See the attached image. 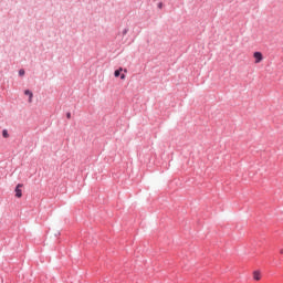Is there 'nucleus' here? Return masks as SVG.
Listing matches in <instances>:
<instances>
[{
    "instance_id": "20e7f679",
    "label": "nucleus",
    "mask_w": 283,
    "mask_h": 283,
    "mask_svg": "<svg viewBox=\"0 0 283 283\" xmlns=\"http://www.w3.org/2000/svg\"><path fill=\"white\" fill-rule=\"evenodd\" d=\"M262 277V275L260 274V271H254L253 272V279L256 280V281H260Z\"/></svg>"
},
{
    "instance_id": "6e6552de",
    "label": "nucleus",
    "mask_w": 283,
    "mask_h": 283,
    "mask_svg": "<svg viewBox=\"0 0 283 283\" xmlns=\"http://www.w3.org/2000/svg\"><path fill=\"white\" fill-rule=\"evenodd\" d=\"M66 118H72V113H67Z\"/></svg>"
},
{
    "instance_id": "9b49d317",
    "label": "nucleus",
    "mask_w": 283,
    "mask_h": 283,
    "mask_svg": "<svg viewBox=\"0 0 283 283\" xmlns=\"http://www.w3.org/2000/svg\"><path fill=\"white\" fill-rule=\"evenodd\" d=\"M280 253L283 254V249L280 250Z\"/></svg>"
},
{
    "instance_id": "f03ea898",
    "label": "nucleus",
    "mask_w": 283,
    "mask_h": 283,
    "mask_svg": "<svg viewBox=\"0 0 283 283\" xmlns=\"http://www.w3.org/2000/svg\"><path fill=\"white\" fill-rule=\"evenodd\" d=\"M23 189V184H18L17 187H15V198H23V192L22 190Z\"/></svg>"
},
{
    "instance_id": "423d86ee",
    "label": "nucleus",
    "mask_w": 283,
    "mask_h": 283,
    "mask_svg": "<svg viewBox=\"0 0 283 283\" xmlns=\"http://www.w3.org/2000/svg\"><path fill=\"white\" fill-rule=\"evenodd\" d=\"M19 76H25V71L23 69L19 71Z\"/></svg>"
},
{
    "instance_id": "9d476101",
    "label": "nucleus",
    "mask_w": 283,
    "mask_h": 283,
    "mask_svg": "<svg viewBox=\"0 0 283 283\" xmlns=\"http://www.w3.org/2000/svg\"><path fill=\"white\" fill-rule=\"evenodd\" d=\"M158 8H163V3H159V4H158Z\"/></svg>"
},
{
    "instance_id": "0eeeda50",
    "label": "nucleus",
    "mask_w": 283,
    "mask_h": 283,
    "mask_svg": "<svg viewBox=\"0 0 283 283\" xmlns=\"http://www.w3.org/2000/svg\"><path fill=\"white\" fill-rule=\"evenodd\" d=\"M2 136H3V138H8L10 135L8 134V130H3Z\"/></svg>"
},
{
    "instance_id": "7ed1b4c3",
    "label": "nucleus",
    "mask_w": 283,
    "mask_h": 283,
    "mask_svg": "<svg viewBox=\"0 0 283 283\" xmlns=\"http://www.w3.org/2000/svg\"><path fill=\"white\" fill-rule=\"evenodd\" d=\"M25 96H29V103H32V98L34 97V94L30 90L24 91Z\"/></svg>"
},
{
    "instance_id": "f257e3e1",
    "label": "nucleus",
    "mask_w": 283,
    "mask_h": 283,
    "mask_svg": "<svg viewBox=\"0 0 283 283\" xmlns=\"http://www.w3.org/2000/svg\"><path fill=\"white\" fill-rule=\"evenodd\" d=\"M253 59H254L255 65H258L259 63H262V61H264V55H262V52L256 51L253 53Z\"/></svg>"
},
{
    "instance_id": "39448f33",
    "label": "nucleus",
    "mask_w": 283,
    "mask_h": 283,
    "mask_svg": "<svg viewBox=\"0 0 283 283\" xmlns=\"http://www.w3.org/2000/svg\"><path fill=\"white\" fill-rule=\"evenodd\" d=\"M123 70V67H120L119 70H116L114 75L116 78H118V76H120V71Z\"/></svg>"
},
{
    "instance_id": "1a4fd4ad",
    "label": "nucleus",
    "mask_w": 283,
    "mask_h": 283,
    "mask_svg": "<svg viewBox=\"0 0 283 283\" xmlns=\"http://www.w3.org/2000/svg\"><path fill=\"white\" fill-rule=\"evenodd\" d=\"M122 81H125V74L120 75Z\"/></svg>"
}]
</instances>
